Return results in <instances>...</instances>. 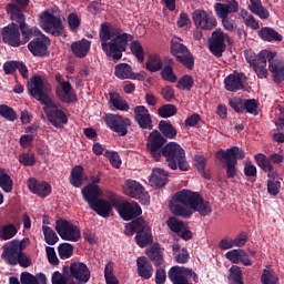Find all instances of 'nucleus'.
Instances as JSON below:
<instances>
[{
    "label": "nucleus",
    "instance_id": "obj_63",
    "mask_svg": "<svg viewBox=\"0 0 284 284\" xmlns=\"http://www.w3.org/2000/svg\"><path fill=\"white\" fill-rule=\"evenodd\" d=\"M244 110L250 112V114H254L258 110V103L256 100H246L244 102Z\"/></svg>",
    "mask_w": 284,
    "mask_h": 284
},
{
    "label": "nucleus",
    "instance_id": "obj_10",
    "mask_svg": "<svg viewBox=\"0 0 284 284\" xmlns=\"http://www.w3.org/2000/svg\"><path fill=\"white\" fill-rule=\"evenodd\" d=\"M28 90L31 95H33L37 101H40L42 105H45L49 101H52V98L48 95L50 93V84L45 79L41 77H33L28 83Z\"/></svg>",
    "mask_w": 284,
    "mask_h": 284
},
{
    "label": "nucleus",
    "instance_id": "obj_58",
    "mask_svg": "<svg viewBox=\"0 0 284 284\" xmlns=\"http://www.w3.org/2000/svg\"><path fill=\"white\" fill-rule=\"evenodd\" d=\"M192 85H194V79L190 75L182 77L178 82V87L182 90H192Z\"/></svg>",
    "mask_w": 284,
    "mask_h": 284
},
{
    "label": "nucleus",
    "instance_id": "obj_50",
    "mask_svg": "<svg viewBox=\"0 0 284 284\" xmlns=\"http://www.w3.org/2000/svg\"><path fill=\"white\" fill-rule=\"evenodd\" d=\"M158 113L162 119H170V116L176 114V106L174 104L162 105L159 108Z\"/></svg>",
    "mask_w": 284,
    "mask_h": 284
},
{
    "label": "nucleus",
    "instance_id": "obj_39",
    "mask_svg": "<svg viewBox=\"0 0 284 284\" xmlns=\"http://www.w3.org/2000/svg\"><path fill=\"white\" fill-rule=\"evenodd\" d=\"M12 178L8 175L6 172V169H0V187L3 190V192L10 193L12 192Z\"/></svg>",
    "mask_w": 284,
    "mask_h": 284
},
{
    "label": "nucleus",
    "instance_id": "obj_44",
    "mask_svg": "<svg viewBox=\"0 0 284 284\" xmlns=\"http://www.w3.org/2000/svg\"><path fill=\"white\" fill-rule=\"evenodd\" d=\"M173 252L176 263L183 264L187 263V261L190 260V254L187 253V250L181 248L179 244L173 245Z\"/></svg>",
    "mask_w": 284,
    "mask_h": 284
},
{
    "label": "nucleus",
    "instance_id": "obj_2",
    "mask_svg": "<svg viewBox=\"0 0 284 284\" xmlns=\"http://www.w3.org/2000/svg\"><path fill=\"white\" fill-rule=\"evenodd\" d=\"M170 210L175 216L190 219L194 212H199L201 216H207V214L212 213V205L203 200L199 193L190 190H182L172 197Z\"/></svg>",
    "mask_w": 284,
    "mask_h": 284
},
{
    "label": "nucleus",
    "instance_id": "obj_48",
    "mask_svg": "<svg viewBox=\"0 0 284 284\" xmlns=\"http://www.w3.org/2000/svg\"><path fill=\"white\" fill-rule=\"evenodd\" d=\"M166 223L171 232H174L175 234H181V232H183V230H185L186 226L185 223H183V221L176 217H170Z\"/></svg>",
    "mask_w": 284,
    "mask_h": 284
},
{
    "label": "nucleus",
    "instance_id": "obj_5",
    "mask_svg": "<svg viewBox=\"0 0 284 284\" xmlns=\"http://www.w3.org/2000/svg\"><path fill=\"white\" fill-rule=\"evenodd\" d=\"M82 196L88 202L89 207L97 212L99 216L108 219L112 213V207H114V201H108L101 199L103 196V191L99 186H88L82 189Z\"/></svg>",
    "mask_w": 284,
    "mask_h": 284
},
{
    "label": "nucleus",
    "instance_id": "obj_34",
    "mask_svg": "<svg viewBox=\"0 0 284 284\" xmlns=\"http://www.w3.org/2000/svg\"><path fill=\"white\" fill-rule=\"evenodd\" d=\"M20 281L22 284H48V277L43 273H39L36 276L30 273H22Z\"/></svg>",
    "mask_w": 284,
    "mask_h": 284
},
{
    "label": "nucleus",
    "instance_id": "obj_14",
    "mask_svg": "<svg viewBox=\"0 0 284 284\" xmlns=\"http://www.w3.org/2000/svg\"><path fill=\"white\" fill-rule=\"evenodd\" d=\"M192 19L197 30H214L219 26L216 17L210 11L197 9L193 12Z\"/></svg>",
    "mask_w": 284,
    "mask_h": 284
},
{
    "label": "nucleus",
    "instance_id": "obj_49",
    "mask_svg": "<svg viewBox=\"0 0 284 284\" xmlns=\"http://www.w3.org/2000/svg\"><path fill=\"white\" fill-rule=\"evenodd\" d=\"M262 284H278V275L274 270H264L261 276Z\"/></svg>",
    "mask_w": 284,
    "mask_h": 284
},
{
    "label": "nucleus",
    "instance_id": "obj_54",
    "mask_svg": "<svg viewBox=\"0 0 284 284\" xmlns=\"http://www.w3.org/2000/svg\"><path fill=\"white\" fill-rule=\"evenodd\" d=\"M241 17L248 28L258 30V23L255 21L254 16L250 14L246 10H241Z\"/></svg>",
    "mask_w": 284,
    "mask_h": 284
},
{
    "label": "nucleus",
    "instance_id": "obj_3",
    "mask_svg": "<svg viewBox=\"0 0 284 284\" xmlns=\"http://www.w3.org/2000/svg\"><path fill=\"white\" fill-rule=\"evenodd\" d=\"M99 37L104 54L113 59V61L122 59L123 52L128 50V43L132 41L131 34L112 27L110 23L101 24Z\"/></svg>",
    "mask_w": 284,
    "mask_h": 284
},
{
    "label": "nucleus",
    "instance_id": "obj_22",
    "mask_svg": "<svg viewBox=\"0 0 284 284\" xmlns=\"http://www.w3.org/2000/svg\"><path fill=\"white\" fill-rule=\"evenodd\" d=\"M2 41L8 43L12 48H19L21 45V33L19 27L14 23L9 24L2 29Z\"/></svg>",
    "mask_w": 284,
    "mask_h": 284
},
{
    "label": "nucleus",
    "instance_id": "obj_36",
    "mask_svg": "<svg viewBox=\"0 0 284 284\" xmlns=\"http://www.w3.org/2000/svg\"><path fill=\"white\" fill-rule=\"evenodd\" d=\"M163 68V60L161 59V55L153 53L149 55V59L146 61V70L149 72H159Z\"/></svg>",
    "mask_w": 284,
    "mask_h": 284
},
{
    "label": "nucleus",
    "instance_id": "obj_29",
    "mask_svg": "<svg viewBox=\"0 0 284 284\" xmlns=\"http://www.w3.org/2000/svg\"><path fill=\"white\" fill-rule=\"evenodd\" d=\"M138 274L141 278H152V274H154V270L152 268V264L148 262V258L142 256L136 260Z\"/></svg>",
    "mask_w": 284,
    "mask_h": 284
},
{
    "label": "nucleus",
    "instance_id": "obj_16",
    "mask_svg": "<svg viewBox=\"0 0 284 284\" xmlns=\"http://www.w3.org/2000/svg\"><path fill=\"white\" fill-rule=\"evenodd\" d=\"M43 110L47 114L48 121H50L54 128H63V125L68 123V115H65V112L57 106L54 100L47 102Z\"/></svg>",
    "mask_w": 284,
    "mask_h": 284
},
{
    "label": "nucleus",
    "instance_id": "obj_18",
    "mask_svg": "<svg viewBox=\"0 0 284 284\" xmlns=\"http://www.w3.org/2000/svg\"><path fill=\"white\" fill-rule=\"evenodd\" d=\"M230 44V37L221 29H216L212 33L210 50L215 57H222L225 52V44Z\"/></svg>",
    "mask_w": 284,
    "mask_h": 284
},
{
    "label": "nucleus",
    "instance_id": "obj_56",
    "mask_svg": "<svg viewBox=\"0 0 284 284\" xmlns=\"http://www.w3.org/2000/svg\"><path fill=\"white\" fill-rule=\"evenodd\" d=\"M229 105L235 111V112H244L245 111V102L241 98H232L229 101Z\"/></svg>",
    "mask_w": 284,
    "mask_h": 284
},
{
    "label": "nucleus",
    "instance_id": "obj_17",
    "mask_svg": "<svg viewBox=\"0 0 284 284\" xmlns=\"http://www.w3.org/2000/svg\"><path fill=\"white\" fill-rule=\"evenodd\" d=\"M105 121L106 125L119 134V136H125V134H128V128L132 125V121L129 118H123L119 114H109Z\"/></svg>",
    "mask_w": 284,
    "mask_h": 284
},
{
    "label": "nucleus",
    "instance_id": "obj_51",
    "mask_svg": "<svg viewBox=\"0 0 284 284\" xmlns=\"http://www.w3.org/2000/svg\"><path fill=\"white\" fill-rule=\"evenodd\" d=\"M58 252L60 258H70V256H72V253L74 252V247L70 243H62L59 245Z\"/></svg>",
    "mask_w": 284,
    "mask_h": 284
},
{
    "label": "nucleus",
    "instance_id": "obj_25",
    "mask_svg": "<svg viewBox=\"0 0 284 284\" xmlns=\"http://www.w3.org/2000/svg\"><path fill=\"white\" fill-rule=\"evenodd\" d=\"M28 189L32 194H37L40 199H45L52 193V186L48 182H39L34 178H30L27 182Z\"/></svg>",
    "mask_w": 284,
    "mask_h": 284
},
{
    "label": "nucleus",
    "instance_id": "obj_35",
    "mask_svg": "<svg viewBox=\"0 0 284 284\" xmlns=\"http://www.w3.org/2000/svg\"><path fill=\"white\" fill-rule=\"evenodd\" d=\"M248 10L260 17V19H267L270 17V11L263 8L261 0H250Z\"/></svg>",
    "mask_w": 284,
    "mask_h": 284
},
{
    "label": "nucleus",
    "instance_id": "obj_38",
    "mask_svg": "<svg viewBox=\"0 0 284 284\" xmlns=\"http://www.w3.org/2000/svg\"><path fill=\"white\" fill-rule=\"evenodd\" d=\"M146 255L151 261H154L155 265H162L163 264V255L161 254V248L159 247V244H154L153 246L149 247L146 250Z\"/></svg>",
    "mask_w": 284,
    "mask_h": 284
},
{
    "label": "nucleus",
    "instance_id": "obj_60",
    "mask_svg": "<svg viewBox=\"0 0 284 284\" xmlns=\"http://www.w3.org/2000/svg\"><path fill=\"white\" fill-rule=\"evenodd\" d=\"M162 79H164V81H170L171 83L176 82V75L172 70V67H164L162 70Z\"/></svg>",
    "mask_w": 284,
    "mask_h": 284
},
{
    "label": "nucleus",
    "instance_id": "obj_55",
    "mask_svg": "<svg viewBox=\"0 0 284 284\" xmlns=\"http://www.w3.org/2000/svg\"><path fill=\"white\" fill-rule=\"evenodd\" d=\"M104 156L109 159L113 168H116L118 170L121 168V158L119 156V153L114 151H105Z\"/></svg>",
    "mask_w": 284,
    "mask_h": 284
},
{
    "label": "nucleus",
    "instance_id": "obj_33",
    "mask_svg": "<svg viewBox=\"0 0 284 284\" xmlns=\"http://www.w3.org/2000/svg\"><path fill=\"white\" fill-rule=\"evenodd\" d=\"M109 103L111 108H114V110H119L120 112H130V104L118 93H110Z\"/></svg>",
    "mask_w": 284,
    "mask_h": 284
},
{
    "label": "nucleus",
    "instance_id": "obj_1",
    "mask_svg": "<svg viewBox=\"0 0 284 284\" xmlns=\"http://www.w3.org/2000/svg\"><path fill=\"white\" fill-rule=\"evenodd\" d=\"M165 145V139L159 131L150 133L146 142L148 152L156 161H161V156L166 159L168 166L170 170H181V172H187L190 164L185 159V150L181 148L176 142H171Z\"/></svg>",
    "mask_w": 284,
    "mask_h": 284
},
{
    "label": "nucleus",
    "instance_id": "obj_27",
    "mask_svg": "<svg viewBox=\"0 0 284 284\" xmlns=\"http://www.w3.org/2000/svg\"><path fill=\"white\" fill-rule=\"evenodd\" d=\"M57 94L64 103L77 101V93H74V89H72V84H70V82H61L58 84Z\"/></svg>",
    "mask_w": 284,
    "mask_h": 284
},
{
    "label": "nucleus",
    "instance_id": "obj_45",
    "mask_svg": "<svg viewBox=\"0 0 284 284\" xmlns=\"http://www.w3.org/2000/svg\"><path fill=\"white\" fill-rule=\"evenodd\" d=\"M254 159L258 168L264 170V172H270L272 170V161L265 154L257 153L254 155Z\"/></svg>",
    "mask_w": 284,
    "mask_h": 284
},
{
    "label": "nucleus",
    "instance_id": "obj_43",
    "mask_svg": "<svg viewBox=\"0 0 284 284\" xmlns=\"http://www.w3.org/2000/svg\"><path fill=\"white\" fill-rule=\"evenodd\" d=\"M159 130L166 136V139H174V136H176V129H174L172 123L168 121H160Z\"/></svg>",
    "mask_w": 284,
    "mask_h": 284
},
{
    "label": "nucleus",
    "instance_id": "obj_13",
    "mask_svg": "<svg viewBox=\"0 0 284 284\" xmlns=\"http://www.w3.org/2000/svg\"><path fill=\"white\" fill-rule=\"evenodd\" d=\"M55 231L63 241L77 243V241L81 239V230H79V226L67 220H58L55 223Z\"/></svg>",
    "mask_w": 284,
    "mask_h": 284
},
{
    "label": "nucleus",
    "instance_id": "obj_4",
    "mask_svg": "<svg viewBox=\"0 0 284 284\" xmlns=\"http://www.w3.org/2000/svg\"><path fill=\"white\" fill-rule=\"evenodd\" d=\"M274 57H276V53L267 50H263L258 54L254 53V51H245V59L258 79L267 78L268 61V70L272 72L275 83H281V81H284V62L274 59Z\"/></svg>",
    "mask_w": 284,
    "mask_h": 284
},
{
    "label": "nucleus",
    "instance_id": "obj_24",
    "mask_svg": "<svg viewBox=\"0 0 284 284\" xmlns=\"http://www.w3.org/2000/svg\"><path fill=\"white\" fill-rule=\"evenodd\" d=\"M246 80L245 74L233 72L224 79L225 90L229 92H239V90H243Z\"/></svg>",
    "mask_w": 284,
    "mask_h": 284
},
{
    "label": "nucleus",
    "instance_id": "obj_12",
    "mask_svg": "<svg viewBox=\"0 0 284 284\" xmlns=\"http://www.w3.org/2000/svg\"><path fill=\"white\" fill-rule=\"evenodd\" d=\"M169 278L173 284H199L196 272L183 266L171 267Z\"/></svg>",
    "mask_w": 284,
    "mask_h": 284
},
{
    "label": "nucleus",
    "instance_id": "obj_53",
    "mask_svg": "<svg viewBox=\"0 0 284 284\" xmlns=\"http://www.w3.org/2000/svg\"><path fill=\"white\" fill-rule=\"evenodd\" d=\"M243 254V250L237 248V250H231L225 253V258L230 261L231 263H234V265H239L241 263V256Z\"/></svg>",
    "mask_w": 284,
    "mask_h": 284
},
{
    "label": "nucleus",
    "instance_id": "obj_31",
    "mask_svg": "<svg viewBox=\"0 0 284 284\" xmlns=\"http://www.w3.org/2000/svg\"><path fill=\"white\" fill-rule=\"evenodd\" d=\"M83 181H88V175H85V170L81 165H77L71 170L70 183L73 187H81Z\"/></svg>",
    "mask_w": 284,
    "mask_h": 284
},
{
    "label": "nucleus",
    "instance_id": "obj_57",
    "mask_svg": "<svg viewBox=\"0 0 284 284\" xmlns=\"http://www.w3.org/2000/svg\"><path fill=\"white\" fill-rule=\"evenodd\" d=\"M215 14L219 19H227L230 14V9L224 3H215Z\"/></svg>",
    "mask_w": 284,
    "mask_h": 284
},
{
    "label": "nucleus",
    "instance_id": "obj_32",
    "mask_svg": "<svg viewBox=\"0 0 284 284\" xmlns=\"http://www.w3.org/2000/svg\"><path fill=\"white\" fill-rule=\"evenodd\" d=\"M91 42L87 39H82L80 41H75L71 44V50L75 57L79 59H83V57H88V52H90Z\"/></svg>",
    "mask_w": 284,
    "mask_h": 284
},
{
    "label": "nucleus",
    "instance_id": "obj_46",
    "mask_svg": "<svg viewBox=\"0 0 284 284\" xmlns=\"http://www.w3.org/2000/svg\"><path fill=\"white\" fill-rule=\"evenodd\" d=\"M17 226H14V224H7L0 229V237L3 241H10V239L17 236Z\"/></svg>",
    "mask_w": 284,
    "mask_h": 284
},
{
    "label": "nucleus",
    "instance_id": "obj_28",
    "mask_svg": "<svg viewBox=\"0 0 284 284\" xmlns=\"http://www.w3.org/2000/svg\"><path fill=\"white\" fill-rule=\"evenodd\" d=\"M168 171L158 168L152 170L149 182L153 187H163L168 184Z\"/></svg>",
    "mask_w": 284,
    "mask_h": 284
},
{
    "label": "nucleus",
    "instance_id": "obj_7",
    "mask_svg": "<svg viewBox=\"0 0 284 284\" xmlns=\"http://www.w3.org/2000/svg\"><path fill=\"white\" fill-rule=\"evenodd\" d=\"M139 247H145L152 243V227L143 219H138L125 225L124 233L126 236H134Z\"/></svg>",
    "mask_w": 284,
    "mask_h": 284
},
{
    "label": "nucleus",
    "instance_id": "obj_26",
    "mask_svg": "<svg viewBox=\"0 0 284 284\" xmlns=\"http://www.w3.org/2000/svg\"><path fill=\"white\" fill-rule=\"evenodd\" d=\"M135 121L143 130H152V116L150 111L144 105L134 108Z\"/></svg>",
    "mask_w": 284,
    "mask_h": 284
},
{
    "label": "nucleus",
    "instance_id": "obj_6",
    "mask_svg": "<svg viewBox=\"0 0 284 284\" xmlns=\"http://www.w3.org/2000/svg\"><path fill=\"white\" fill-rule=\"evenodd\" d=\"M40 28L47 34H52L53 37H65V27H63V20H61V11L59 8H51L42 11L39 14Z\"/></svg>",
    "mask_w": 284,
    "mask_h": 284
},
{
    "label": "nucleus",
    "instance_id": "obj_47",
    "mask_svg": "<svg viewBox=\"0 0 284 284\" xmlns=\"http://www.w3.org/2000/svg\"><path fill=\"white\" fill-rule=\"evenodd\" d=\"M130 50H131L132 54L138 59V61H140V63H142V61H144L145 51H143V45L141 44V42H139L136 40L131 42Z\"/></svg>",
    "mask_w": 284,
    "mask_h": 284
},
{
    "label": "nucleus",
    "instance_id": "obj_59",
    "mask_svg": "<svg viewBox=\"0 0 284 284\" xmlns=\"http://www.w3.org/2000/svg\"><path fill=\"white\" fill-rule=\"evenodd\" d=\"M278 190H281V182L278 180H268L267 183V192L272 196H276L278 194Z\"/></svg>",
    "mask_w": 284,
    "mask_h": 284
},
{
    "label": "nucleus",
    "instance_id": "obj_64",
    "mask_svg": "<svg viewBox=\"0 0 284 284\" xmlns=\"http://www.w3.org/2000/svg\"><path fill=\"white\" fill-rule=\"evenodd\" d=\"M19 161L22 165H32L36 160H34V155L30 153H23L20 155Z\"/></svg>",
    "mask_w": 284,
    "mask_h": 284
},
{
    "label": "nucleus",
    "instance_id": "obj_15",
    "mask_svg": "<svg viewBox=\"0 0 284 284\" xmlns=\"http://www.w3.org/2000/svg\"><path fill=\"white\" fill-rule=\"evenodd\" d=\"M172 55L180 61L185 68H192L194 65V58L190 53V50L181 43V39L173 38L171 41Z\"/></svg>",
    "mask_w": 284,
    "mask_h": 284
},
{
    "label": "nucleus",
    "instance_id": "obj_37",
    "mask_svg": "<svg viewBox=\"0 0 284 284\" xmlns=\"http://www.w3.org/2000/svg\"><path fill=\"white\" fill-rule=\"evenodd\" d=\"M258 34L263 41H283V36L274 31V29L263 28Z\"/></svg>",
    "mask_w": 284,
    "mask_h": 284
},
{
    "label": "nucleus",
    "instance_id": "obj_40",
    "mask_svg": "<svg viewBox=\"0 0 284 284\" xmlns=\"http://www.w3.org/2000/svg\"><path fill=\"white\" fill-rule=\"evenodd\" d=\"M229 283L230 284H243V272L241 267L237 265H233L230 268L229 274Z\"/></svg>",
    "mask_w": 284,
    "mask_h": 284
},
{
    "label": "nucleus",
    "instance_id": "obj_11",
    "mask_svg": "<svg viewBox=\"0 0 284 284\" xmlns=\"http://www.w3.org/2000/svg\"><path fill=\"white\" fill-rule=\"evenodd\" d=\"M7 12L12 21L19 23L23 37V41H21V43H28V41L32 39V36L39 37V34H41V31L39 29L28 28L23 13L17 10V8H14V4H8Z\"/></svg>",
    "mask_w": 284,
    "mask_h": 284
},
{
    "label": "nucleus",
    "instance_id": "obj_23",
    "mask_svg": "<svg viewBox=\"0 0 284 284\" xmlns=\"http://www.w3.org/2000/svg\"><path fill=\"white\" fill-rule=\"evenodd\" d=\"M50 45V39L45 34L40 33L37 39L29 42L28 49L33 57H44Z\"/></svg>",
    "mask_w": 284,
    "mask_h": 284
},
{
    "label": "nucleus",
    "instance_id": "obj_19",
    "mask_svg": "<svg viewBox=\"0 0 284 284\" xmlns=\"http://www.w3.org/2000/svg\"><path fill=\"white\" fill-rule=\"evenodd\" d=\"M70 276L62 275L65 278H71V281H77V283H88L90 281V268L83 262H74L70 265Z\"/></svg>",
    "mask_w": 284,
    "mask_h": 284
},
{
    "label": "nucleus",
    "instance_id": "obj_20",
    "mask_svg": "<svg viewBox=\"0 0 284 284\" xmlns=\"http://www.w3.org/2000/svg\"><path fill=\"white\" fill-rule=\"evenodd\" d=\"M114 74L121 81H125V79H130L131 81H144L148 73L145 71H140L139 73H133L132 67L128 63H120L115 65Z\"/></svg>",
    "mask_w": 284,
    "mask_h": 284
},
{
    "label": "nucleus",
    "instance_id": "obj_30",
    "mask_svg": "<svg viewBox=\"0 0 284 284\" xmlns=\"http://www.w3.org/2000/svg\"><path fill=\"white\" fill-rule=\"evenodd\" d=\"M123 193L131 199H136L143 192V186L135 180H126L123 184Z\"/></svg>",
    "mask_w": 284,
    "mask_h": 284
},
{
    "label": "nucleus",
    "instance_id": "obj_52",
    "mask_svg": "<svg viewBox=\"0 0 284 284\" xmlns=\"http://www.w3.org/2000/svg\"><path fill=\"white\" fill-rule=\"evenodd\" d=\"M68 26L71 32H77L81 27V18L77 13H70L68 17Z\"/></svg>",
    "mask_w": 284,
    "mask_h": 284
},
{
    "label": "nucleus",
    "instance_id": "obj_62",
    "mask_svg": "<svg viewBox=\"0 0 284 284\" xmlns=\"http://www.w3.org/2000/svg\"><path fill=\"white\" fill-rule=\"evenodd\" d=\"M18 264L21 267H30V265H32V260L30 258V256L26 255L23 251H20L18 255Z\"/></svg>",
    "mask_w": 284,
    "mask_h": 284
},
{
    "label": "nucleus",
    "instance_id": "obj_21",
    "mask_svg": "<svg viewBox=\"0 0 284 284\" xmlns=\"http://www.w3.org/2000/svg\"><path fill=\"white\" fill-rule=\"evenodd\" d=\"M115 210L124 221H132V219H136V216H140V214L143 213L141 206L136 202L115 205Z\"/></svg>",
    "mask_w": 284,
    "mask_h": 284
},
{
    "label": "nucleus",
    "instance_id": "obj_61",
    "mask_svg": "<svg viewBox=\"0 0 284 284\" xmlns=\"http://www.w3.org/2000/svg\"><path fill=\"white\" fill-rule=\"evenodd\" d=\"M45 252L49 263L51 265H59V257H57V252L54 251V247L47 246Z\"/></svg>",
    "mask_w": 284,
    "mask_h": 284
},
{
    "label": "nucleus",
    "instance_id": "obj_41",
    "mask_svg": "<svg viewBox=\"0 0 284 284\" xmlns=\"http://www.w3.org/2000/svg\"><path fill=\"white\" fill-rule=\"evenodd\" d=\"M0 116L10 122H14L18 119L17 111L11 106H8V104H0Z\"/></svg>",
    "mask_w": 284,
    "mask_h": 284
},
{
    "label": "nucleus",
    "instance_id": "obj_8",
    "mask_svg": "<svg viewBox=\"0 0 284 284\" xmlns=\"http://www.w3.org/2000/svg\"><path fill=\"white\" fill-rule=\"evenodd\" d=\"M216 159L221 163H226V175L229 179H234L236 176V160L245 159V152L239 146H233L226 151H217Z\"/></svg>",
    "mask_w": 284,
    "mask_h": 284
},
{
    "label": "nucleus",
    "instance_id": "obj_9",
    "mask_svg": "<svg viewBox=\"0 0 284 284\" xmlns=\"http://www.w3.org/2000/svg\"><path fill=\"white\" fill-rule=\"evenodd\" d=\"M30 243L29 239L12 240L9 243L3 245V252L1 254V258L6 261L9 265H19V254L28 247Z\"/></svg>",
    "mask_w": 284,
    "mask_h": 284
},
{
    "label": "nucleus",
    "instance_id": "obj_42",
    "mask_svg": "<svg viewBox=\"0 0 284 284\" xmlns=\"http://www.w3.org/2000/svg\"><path fill=\"white\" fill-rule=\"evenodd\" d=\"M42 232L44 234V241L45 243H48V245H57V243H59V236L57 235L54 230H52V227L43 225Z\"/></svg>",
    "mask_w": 284,
    "mask_h": 284
}]
</instances>
